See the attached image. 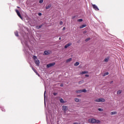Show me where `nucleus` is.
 <instances>
[{
  "label": "nucleus",
  "instance_id": "22",
  "mask_svg": "<svg viewBox=\"0 0 124 124\" xmlns=\"http://www.w3.org/2000/svg\"><path fill=\"white\" fill-rule=\"evenodd\" d=\"M33 60H34V61H36V60H38L37 59V57L36 56H34L33 57Z\"/></svg>",
  "mask_w": 124,
  "mask_h": 124
},
{
  "label": "nucleus",
  "instance_id": "20",
  "mask_svg": "<svg viewBox=\"0 0 124 124\" xmlns=\"http://www.w3.org/2000/svg\"><path fill=\"white\" fill-rule=\"evenodd\" d=\"M117 94H121L122 93V91L119 90L117 92Z\"/></svg>",
  "mask_w": 124,
  "mask_h": 124
},
{
  "label": "nucleus",
  "instance_id": "30",
  "mask_svg": "<svg viewBox=\"0 0 124 124\" xmlns=\"http://www.w3.org/2000/svg\"><path fill=\"white\" fill-rule=\"evenodd\" d=\"M38 15L39 16H41V15H42V14H41V13H38Z\"/></svg>",
  "mask_w": 124,
  "mask_h": 124
},
{
  "label": "nucleus",
  "instance_id": "33",
  "mask_svg": "<svg viewBox=\"0 0 124 124\" xmlns=\"http://www.w3.org/2000/svg\"><path fill=\"white\" fill-rule=\"evenodd\" d=\"M45 93H46V91H45V93H44V97L45 98Z\"/></svg>",
  "mask_w": 124,
  "mask_h": 124
},
{
  "label": "nucleus",
  "instance_id": "9",
  "mask_svg": "<svg viewBox=\"0 0 124 124\" xmlns=\"http://www.w3.org/2000/svg\"><path fill=\"white\" fill-rule=\"evenodd\" d=\"M71 45H72V43L67 44V45H66L64 46V48H65V49H67V48H68V47H69L70 46H71Z\"/></svg>",
  "mask_w": 124,
  "mask_h": 124
},
{
  "label": "nucleus",
  "instance_id": "16",
  "mask_svg": "<svg viewBox=\"0 0 124 124\" xmlns=\"http://www.w3.org/2000/svg\"><path fill=\"white\" fill-rule=\"evenodd\" d=\"M111 115H116V114H117V112L116 111H112L111 112Z\"/></svg>",
  "mask_w": 124,
  "mask_h": 124
},
{
  "label": "nucleus",
  "instance_id": "24",
  "mask_svg": "<svg viewBox=\"0 0 124 124\" xmlns=\"http://www.w3.org/2000/svg\"><path fill=\"white\" fill-rule=\"evenodd\" d=\"M15 34L16 36H19V35L18 34V31L15 32Z\"/></svg>",
  "mask_w": 124,
  "mask_h": 124
},
{
  "label": "nucleus",
  "instance_id": "21",
  "mask_svg": "<svg viewBox=\"0 0 124 124\" xmlns=\"http://www.w3.org/2000/svg\"><path fill=\"white\" fill-rule=\"evenodd\" d=\"M60 102H61V103H64V101H63V99L61 98L60 99Z\"/></svg>",
  "mask_w": 124,
  "mask_h": 124
},
{
  "label": "nucleus",
  "instance_id": "26",
  "mask_svg": "<svg viewBox=\"0 0 124 124\" xmlns=\"http://www.w3.org/2000/svg\"><path fill=\"white\" fill-rule=\"evenodd\" d=\"M89 40H91V38H88L85 40L86 42H88Z\"/></svg>",
  "mask_w": 124,
  "mask_h": 124
},
{
  "label": "nucleus",
  "instance_id": "8",
  "mask_svg": "<svg viewBox=\"0 0 124 124\" xmlns=\"http://www.w3.org/2000/svg\"><path fill=\"white\" fill-rule=\"evenodd\" d=\"M67 109H68V108H67V106H63L62 107V110L63 111H67Z\"/></svg>",
  "mask_w": 124,
  "mask_h": 124
},
{
  "label": "nucleus",
  "instance_id": "2",
  "mask_svg": "<svg viewBox=\"0 0 124 124\" xmlns=\"http://www.w3.org/2000/svg\"><path fill=\"white\" fill-rule=\"evenodd\" d=\"M95 102H105V99L104 98H99L94 100Z\"/></svg>",
  "mask_w": 124,
  "mask_h": 124
},
{
  "label": "nucleus",
  "instance_id": "17",
  "mask_svg": "<svg viewBox=\"0 0 124 124\" xmlns=\"http://www.w3.org/2000/svg\"><path fill=\"white\" fill-rule=\"evenodd\" d=\"M44 54L45 55H49V51H44Z\"/></svg>",
  "mask_w": 124,
  "mask_h": 124
},
{
  "label": "nucleus",
  "instance_id": "7",
  "mask_svg": "<svg viewBox=\"0 0 124 124\" xmlns=\"http://www.w3.org/2000/svg\"><path fill=\"white\" fill-rule=\"evenodd\" d=\"M35 63H36V65L37 66H39V64L40 63V62L38 59H37L36 60L34 61Z\"/></svg>",
  "mask_w": 124,
  "mask_h": 124
},
{
  "label": "nucleus",
  "instance_id": "37",
  "mask_svg": "<svg viewBox=\"0 0 124 124\" xmlns=\"http://www.w3.org/2000/svg\"><path fill=\"white\" fill-rule=\"evenodd\" d=\"M75 18V16H73L72 17V19H74Z\"/></svg>",
  "mask_w": 124,
  "mask_h": 124
},
{
  "label": "nucleus",
  "instance_id": "25",
  "mask_svg": "<svg viewBox=\"0 0 124 124\" xmlns=\"http://www.w3.org/2000/svg\"><path fill=\"white\" fill-rule=\"evenodd\" d=\"M75 101H76V102H79V99L76 98L75 99Z\"/></svg>",
  "mask_w": 124,
  "mask_h": 124
},
{
  "label": "nucleus",
  "instance_id": "28",
  "mask_svg": "<svg viewBox=\"0 0 124 124\" xmlns=\"http://www.w3.org/2000/svg\"><path fill=\"white\" fill-rule=\"evenodd\" d=\"M78 21V22H83V19H79Z\"/></svg>",
  "mask_w": 124,
  "mask_h": 124
},
{
  "label": "nucleus",
  "instance_id": "29",
  "mask_svg": "<svg viewBox=\"0 0 124 124\" xmlns=\"http://www.w3.org/2000/svg\"><path fill=\"white\" fill-rule=\"evenodd\" d=\"M43 0H39V3H43Z\"/></svg>",
  "mask_w": 124,
  "mask_h": 124
},
{
  "label": "nucleus",
  "instance_id": "38",
  "mask_svg": "<svg viewBox=\"0 0 124 124\" xmlns=\"http://www.w3.org/2000/svg\"><path fill=\"white\" fill-rule=\"evenodd\" d=\"M110 84H112V83H113V81H111L110 82Z\"/></svg>",
  "mask_w": 124,
  "mask_h": 124
},
{
  "label": "nucleus",
  "instance_id": "15",
  "mask_svg": "<svg viewBox=\"0 0 124 124\" xmlns=\"http://www.w3.org/2000/svg\"><path fill=\"white\" fill-rule=\"evenodd\" d=\"M36 29H37V30H39V29H41V28H42V25H40V26H36Z\"/></svg>",
  "mask_w": 124,
  "mask_h": 124
},
{
  "label": "nucleus",
  "instance_id": "39",
  "mask_svg": "<svg viewBox=\"0 0 124 124\" xmlns=\"http://www.w3.org/2000/svg\"><path fill=\"white\" fill-rule=\"evenodd\" d=\"M62 39V38L61 37H60L59 38V40H61Z\"/></svg>",
  "mask_w": 124,
  "mask_h": 124
},
{
  "label": "nucleus",
  "instance_id": "35",
  "mask_svg": "<svg viewBox=\"0 0 124 124\" xmlns=\"http://www.w3.org/2000/svg\"><path fill=\"white\" fill-rule=\"evenodd\" d=\"M64 30H65V27H63L62 29V31H64Z\"/></svg>",
  "mask_w": 124,
  "mask_h": 124
},
{
  "label": "nucleus",
  "instance_id": "11",
  "mask_svg": "<svg viewBox=\"0 0 124 124\" xmlns=\"http://www.w3.org/2000/svg\"><path fill=\"white\" fill-rule=\"evenodd\" d=\"M51 6H52V4H49L48 5L46 6V9H49V8H51Z\"/></svg>",
  "mask_w": 124,
  "mask_h": 124
},
{
  "label": "nucleus",
  "instance_id": "36",
  "mask_svg": "<svg viewBox=\"0 0 124 124\" xmlns=\"http://www.w3.org/2000/svg\"><path fill=\"white\" fill-rule=\"evenodd\" d=\"M73 124H78V123L75 122V123H73Z\"/></svg>",
  "mask_w": 124,
  "mask_h": 124
},
{
  "label": "nucleus",
  "instance_id": "10",
  "mask_svg": "<svg viewBox=\"0 0 124 124\" xmlns=\"http://www.w3.org/2000/svg\"><path fill=\"white\" fill-rule=\"evenodd\" d=\"M31 67L32 70L34 71V72H35V73H36V74H37V75H38V76H39V74H38V73H37V71H36V70H35V69H34V68H33V67H32V66H31Z\"/></svg>",
  "mask_w": 124,
  "mask_h": 124
},
{
  "label": "nucleus",
  "instance_id": "32",
  "mask_svg": "<svg viewBox=\"0 0 124 124\" xmlns=\"http://www.w3.org/2000/svg\"><path fill=\"white\" fill-rule=\"evenodd\" d=\"M60 25H62V21H60Z\"/></svg>",
  "mask_w": 124,
  "mask_h": 124
},
{
  "label": "nucleus",
  "instance_id": "42",
  "mask_svg": "<svg viewBox=\"0 0 124 124\" xmlns=\"http://www.w3.org/2000/svg\"><path fill=\"white\" fill-rule=\"evenodd\" d=\"M78 96H81V95H78Z\"/></svg>",
  "mask_w": 124,
  "mask_h": 124
},
{
  "label": "nucleus",
  "instance_id": "18",
  "mask_svg": "<svg viewBox=\"0 0 124 124\" xmlns=\"http://www.w3.org/2000/svg\"><path fill=\"white\" fill-rule=\"evenodd\" d=\"M78 64H79V62H76V63H75L74 65L75 66H78Z\"/></svg>",
  "mask_w": 124,
  "mask_h": 124
},
{
  "label": "nucleus",
  "instance_id": "40",
  "mask_svg": "<svg viewBox=\"0 0 124 124\" xmlns=\"http://www.w3.org/2000/svg\"><path fill=\"white\" fill-rule=\"evenodd\" d=\"M17 8H20V7L17 6Z\"/></svg>",
  "mask_w": 124,
  "mask_h": 124
},
{
  "label": "nucleus",
  "instance_id": "23",
  "mask_svg": "<svg viewBox=\"0 0 124 124\" xmlns=\"http://www.w3.org/2000/svg\"><path fill=\"white\" fill-rule=\"evenodd\" d=\"M108 75H109V73H108V72H106V73H105L104 74L103 77L106 76Z\"/></svg>",
  "mask_w": 124,
  "mask_h": 124
},
{
  "label": "nucleus",
  "instance_id": "12",
  "mask_svg": "<svg viewBox=\"0 0 124 124\" xmlns=\"http://www.w3.org/2000/svg\"><path fill=\"white\" fill-rule=\"evenodd\" d=\"M86 27H87V25L84 24L80 26L79 29H83V28H86Z\"/></svg>",
  "mask_w": 124,
  "mask_h": 124
},
{
  "label": "nucleus",
  "instance_id": "3",
  "mask_svg": "<svg viewBox=\"0 0 124 124\" xmlns=\"http://www.w3.org/2000/svg\"><path fill=\"white\" fill-rule=\"evenodd\" d=\"M76 93H87V90L82 89L80 90L76 91Z\"/></svg>",
  "mask_w": 124,
  "mask_h": 124
},
{
  "label": "nucleus",
  "instance_id": "31",
  "mask_svg": "<svg viewBox=\"0 0 124 124\" xmlns=\"http://www.w3.org/2000/svg\"><path fill=\"white\" fill-rule=\"evenodd\" d=\"M90 75H85V77H89Z\"/></svg>",
  "mask_w": 124,
  "mask_h": 124
},
{
  "label": "nucleus",
  "instance_id": "41",
  "mask_svg": "<svg viewBox=\"0 0 124 124\" xmlns=\"http://www.w3.org/2000/svg\"><path fill=\"white\" fill-rule=\"evenodd\" d=\"M54 95H56V93H54Z\"/></svg>",
  "mask_w": 124,
  "mask_h": 124
},
{
  "label": "nucleus",
  "instance_id": "13",
  "mask_svg": "<svg viewBox=\"0 0 124 124\" xmlns=\"http://www.w3.org/2000/svg\"><path fill=\"white\" fill-rule=\"evenodd\" d=\"M88 73H89L88 71H83L80 73V74H87Z\"/></svg>",
  "mask_w": 124,
  "mask_h": 124
},
{
  "label": "nucleus",
  "instance_id": "27",
  "mask_svg": "<svg viewBox=\"0 0 124 124\" xmlns=\"http://www.w3.org/2000/svg\"><path fill=\"white\" fill-rule=\"evenodd\" d=\"M98 111H100V112H102V111H103V109L100 108H98Z\"/></svg>",
  "mask_w": 124,
  "mask_h": 124
},
{
  "label": "nucleus",
  "instance_id": "19",
  "mask_svg": "<svg viewBox=\"0 0 124 124\" xmlns=\"http://www.w3.org/2000/svg\"><path fill=\"white\" fill-rule=\"evenodd\" d=\"M108 61H109L108 58H105L104 60V62H108Z\"/></svg>",
  "mask_w": 124,
  "mask_h": 124
},
{
  "label": "nucleus",
  "instance_id": "5",
  "mask_svg": "<svg viewBox=\"0 0 124 124\" xmlns=\"http://www.w3.org/2000/svg\"><path fill=\"white\" fill-rule=\"evenodd\" d=\"M17 14V16L20 18L22 20H23V17H22V16H21V14H20V12L18 11V10H15Z\"/></svg>",
  "mask_w": 124,
  "mask_h": 124
},
{
  "label": "nucleus",
  "instance_id": "6",
  "mask_svg": "<svg viewBox=\"0 0 124 124\" xmlns=\"http://www.w3.org/2000/svg\"><path fill=\"white\" fill-rule=\"evenodd\" d=\"M92 6L93 8V9H94L96 11H98V10H99V9H98V7H97V6H96L95 4H93Z\"/></svg>",
  "mask_w": 124,
  "mask_h": 124
},
{
  "label": "nucleus",
  "instance_id": "4",
  "mask_svg": "<svg viewBox=\"0 0 124 124\" xmlns=\"http://www.w3.org/2000/svg\"><path fill=\"white\" fill-rule=\"evenodd\" d=\"M56 63L55 62L50 63L46 65V68H49V67H52V66H54Z\"/></svg>",
  "mask_w": 124,
  "mask_h": 124
},
{
  "label": "nucleus",
  "instance_id": "34",
  "mask_svg": "<svg viewBox=\"0 0 124 124\" xmlns=\"http://www.w3.org/2000/svg\"><path fill=\"white\" fill-rule=\"evenodd\" d=\"M61 87H63V84H61L60 85Z\"/></svg>",
  "mask_w": 124,
  "mask_h": 124
},
{
  "label": "nucleus",
  "instance_id": "1",
  "mask_svg": "<svg viewBox=\"0 0 124 124\" xmlns=\"http://www.w3.org/2000/svg\"><path fill=\"white\" fill-rule=\"evenodd\" d=\"M89 122H90L92 124H100V120H96L95 119H93V118L92 119H89Z\"/></svg>",
  "mask_w": 124,
  "mask_h": 124
},
{
  "label": "nucleus",
  "instance_id": "14",
  "mask_svg": "<svg viewBox=\"0 0 124 124\" xmlns=\"http://www.w3.org/2000/svg\"><path fill=\"white\" fill-rule=\"evenodd\" d=\"M72 61V58H69L66 60V62H71Z\"/></svg>",
  "mask_w": 124,
  "mask_h": 124
}]
</instances>
